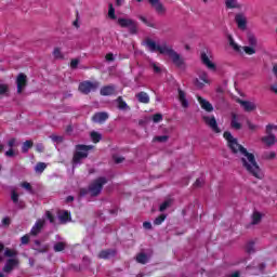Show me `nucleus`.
<instances>
[{"instance_id":"nucleus-47","label":"nucleus","mask_w":277,"mask_h":277,"mask_svg":"<svg viewBox=\"0 0 277 277\" xmlns=\"http://www.w3.org/2000/svg\"><path fill=\"white\" fill-rule=\"evenodd\" d=\"M138 18H140V21H142V23H144V25H147V27H153V28L156 27L155 24L149 22L145 16L140 15Z\"/></svg>"},{"instance_id":"nucleus-8","label":"nucleus","mask_w":277,"mask_h":277,"mask_svg":"<svg viewBox=\"0 0 277 277\" xmlns=\"http://www.w3.org/2000/svg\"><path fill=\"white\" fill-rule=\"evenodd\" d=\"M203 122L211 128V130L214 133H222V130L220 129V127H217V120L215 119V116H203Z\"/></svg>"},{"instance_id":"nucleus-15","label":"nucleus","mask_w":277,"mask_h":277,"mask_svg":"<svg viewBox=\"0 0 277 277\" xmlns=\"http://www.w3.org/2000/svg\"><path fill=\"white\" fill-rule=\"evenodd\" d=\"M237 103H239V105H241V107H243L245 111H255L256 109V104L254 102H250V101H243L238 98Z\"/></svg>"},{"instance_id":"nucleus-17","label":"nucleus","mask_w":277,"mask_h":277,"mask_svg":"<svg viewBox=\"0 0 277 277\" xmlns=\"http://www.w3.org/2000/svg\"><path fill=\"white\" fill-rule=\"evenodd\" d=\"M197 101L200 104L201 109H205V111H208L209 114H211V111H213V105L210 104L209 101L205 100L202 96H198Z\"/></svg>"},{"instance_id":"nucleus-19","label":"nucleus","mask_w":277,"mask_h":277,"mask_svg":"<svg viewBox=\"0 0 277 277\" xmlns=\"http://www.w3.org/2000/svg\"><path fill=\"white\" fill-rule=\"evenodd\" d=\"M177 92H179V101L182 104V107H184V109H187V107H189V101H187L185 91H183L182 89H177Z\"/></svg>"},{"instance_id":"nucleus-2","label":"nucleus","mask_w":277,"mask_h":277,"mask_svg":"<svg viewBox=\"0 0 277 277\" xmlns=\"http://www.w3.org/2000/svg\"><path fill=\"white\" fill-rule=\"evenodd\" d=\"M143 44H145V47L148 49V51H150V53H157V51H159L161 55H168V57L172 60V63L177 68H185V58H183L181 54L174 51V49L168 48V44H157V42L150 38L145 39Z\"/></svg>"},{"instance_id":"nucleus-46","label":"nucleus","mask_w":277,"mask_h":277,"mask_svg":"<svg viewBox=\"0 0 277 277\" xmlns=\"http://www.w3.org/2000/svg\"><path fill=\"white\" fill-rule=\"evenodd\" d=\"M21 187H23V189H26V192H28L29 194H34V188L31 187L30 183L24 182L21 184Z\"/></svg>"},{"instance_id":"nucleus-23","label":"nucleus","mask_w":277,"mask_h":277,"mask_svg":"<svg viewBox=\"0 0 277 277\" xmlns=\"http://www.w3.org/2000/svg\"><path fill=\"white\" fill-rule=\"evenodd\" d=\"M262 142L266 144V146H274L276 144V135L274 133H269L267 136L262 137Z\"/></svg>"},{"instance_id":"nucleus-50","label":"nucleus","mask_w":277,"mask_h":277,"mask_svg":"<svg viewBox=\"0 0 277 277\" xmlns=\"http://www.w3.org/2000/svg\"><path fill=\"white\" fill-rule=\"evenodd\" d=\"M153 122L157 123V122H161V120H163V115L161 114H155L151 118Z\"/></svg>"},{"instance_id":"nucleus-42","label":"nucleus","mask_w":277,"mask_h":277,"mask_svg":"<svg viewBox=\"0 0 277 277\" xmlns=\"http://www.w3.org/2000/svg\"><path fill=\"white\" fill-rule=\"evenodd\" d=\"M3 94L6 96L10 94V87L8 84L0 83V96H3Z\"/></svg>"},{"instance_id":"nucleus-3","label":"nucleus","mask_w":277,"mask_h":277,"mask_svg":"<svg viewBox=\"0 0 277 277\" xmlns=\"http://www.w3.org/2000/svg\"><path fill=\"white\" fill-rule=\"evenodd\" d=\"M108 180L105 176H100L93 181V183L88 188L80 189V196H88L90 194L93 198L96 196H101V192H103V185H107Z\"/></svg>"},{"instance_id":"nucleus-51","label":"nucleus","mask_w":277,"mask_h":277,"mask_svg":"<svg viewBox=\"0 0 277 277\" xmlns=\"http://www.w3.org/2000/svg\"><path fill=\"white\" fill-rule=\"evenodd\" d=\"M199 79L201 81H203V83H209V76L207 75L206 71H202L200 75H199Z\"/></svg>"},{"instance_id":"nucleus-18","label":"nucleus","mask_w":277,"mask_h":277,"mask_svg":"<svg viewBox=\"0 0 277 277\" xmlns=\"http://www.w3.org/2000/svg\"><path fill=\"white\" fill-rule=\"evenodd\" d=\"M115 103L117 105V109H119L120 111H129V109H131V107H129V104L124 102L122 96H118V98L115 100Z\"/></svg>"},{"instance_id":"nucleus-6","label":"nucleus","mask_w":277,"mask_h":277,"mask_svg":"<svg viewBox=\"0 0 277 277\" xmlns=\"http://www.w3.org/2000/svg\"><path fill=\"white\" fill-rule=\"evenodd\" d=\"M97 88H101V82L85 80L79 83L78 90L81 94H90V92H96Z\"/></svg>"},{"instance_id":"nucleus-31","label":"nucleus","mask_w":277,"mask_h":277,"mask_svg":"<svg viewBox=\"0 0 277 277\" xmlns=\"http://www.w3.org/2000/svg\"><path fill=\"white\" fill-rule=\"evenodd\" d=\"M4 256H6L8 259H16L18 256V252L6 248L4 250Z\"/></svg>"},{"instance_id":"nucleus-41","label":"nucleus","mask_w":277,"mask_h":277,"mask_svg":"<svg viewBox=\"0 0 277 277\" xmlns=\"http://www.w3.org/2000/svg\"><path fill=\"white\" fill-rule=\"evenodd\" d=\"M225 5L227 9L233 10L235 8H239L237 0H225Z\"/></svg>"},{"instance_id":"nucleus-37","label":"nucleus","mask_w":277,"mask_h":277,"mask_svg":"<svg viewBox=\"0 0 277 277\" xmlns=\"http://www.w3.org/2000/svg\"><path fill=\"white\" fill-rule=\"evenodd\" d=\"M50 140H52V142L54 144H63L64 143V136L57 135V134L50 135Z\"/></svg>"},{"instance_id":"nucleus-61","label":"nucleus","mask_w":277,"mask_h":277,"mask_svg":"<svg viewBox=\"0 0 277 277\" xmlns=\"http://www.w3.org/2000/svg\"><path fill=\"white\" fill-rule=\"evenodd\" d=\"M116 57H114V53H108L106 54V62H114Z\"/></svg>"},{"instance_id":"nucleus-5","label":"nucleus","mask_w":277,"mask_h":277,"mask_svg":"<svg viewBox=\"0 0 277 277\" xmlns=\"http://www.w3.org/2000/svg\"><path fill=\"white\" fill-rule=\"evenodd\" d=\"M117 25H119V27H121L122 29H128L131 36H135L138 31L137 22L132 18L119 17L117 19Z\"/></svg>"},{"instance_id":"nucleus-57","label":"nucleus","mask_w":277,"mask_h":277,"mask_svg":"<svg viewBox=\"0 0 277 277\" xmlns=\"http://www.w3.org/2000/svg\"><path fill=\"white\" fill-rule=\"evenodd\" d=\"M203 183H205V180L202 177H198L196 180V182L194 183V186L195 187H202Z\"/></svg>"},{"instance_id":"nucleus-7","label":"nucleus","mask_w":277,"mask_h":277,"mask_svg":"<svg viewBox=\"0 0 277 277\" xmlns=\"http://www.w3.org/2000/svg\"><path fill=\"white\" fill-rule=\"evenodd\" d=\"M247 40H248L249 47L245 45L242 50L247 55H254V53H256V49L254 48L256 47V44H259V41L256 40V36H254V34L252 32H248Z\"/></svg>"},{"instance_id":"nucleus-13","label":"nucleus","mask_w":277,"mask_h":277,"mask_svg":"<svg viewBox=\"0 0 277 277\" xmlns=\"http://www.w3.org/2000/svg\"><path fill=\"white\" fill-rule=\"evenodd\" d=\"M157 14H166V6L161 3V0H147Z\"/></svg>"},{"instance_id":"nucleus-9","label":"nucleus","mask_w":277,"mask_h":277,"mask_svg":"<svg viewBox=\"0 0 277 277\" xmlns=\"http://www.w3.org/2000/svg\"><path fill=\"white\" fill-rule=\"evenodd\" d=\"M19 262L18 259H8L4 266L2 267V272L4 274H12L15 267H18Z\"/></svg>"},{"instance_id":"nucleus-25","label":"nucleus","mask_w":277,"mask_h":277,"mask_svg":"<svg viewBox=\"0 0 277 277\" xmlns=\"http://www.w3.org/2000/svg\"><path fill=\"white\" fill-rule=\"evenodd\" d=\"M58 220L61 222V224H68V222H70L71 216H70V212H68L67 210L63 211V213L61 215H58Z\"/></svg>"},{"instance_id":"nucleus-49","label":"nucleus","mask_w":277,"mask_h":277,"mask_svg":"<svg viewBox=\"0 0 277 277\" xmlns=\"http://www.w3.org/2000/svg\"><path fill=\"white\" fill-rule=\"evenodd\" d=\"M150 117H145L144 119L138 120L140 127H146L150 122Z\"/></svg>"},{"instance_id":"nucleus-14","label":"nucleus","mask_w":277,"mask_h":277,"mask_svg":"<svg viewBox=\"0 0 277 277\" xmlns=\"http://www.w3.org/2000/svg\"><path fill=\"white\" fill-rule=\"evenodd\" d=\"M17 94L23 92V88L27 85V76L25 74H18L16 78Z\"/></svg>"},{"instance_id":"nucleus-58","label":"nucleus","mask_w":277,"mask_h":277,"mask_svg":"<svg viewBox=\"0 0 277 277\" xmlns=\"http://www.w3.org/2000/svg\"><path fill=\"white\" fill-rule=\"evenodd\" d=\"M5 157H16V153L14 151L13 148H10L9 150L5 151Z\"/></svg>"},{"instance_id":"nucleus-59","label":"nucleus","mask_w":277,"mask_h":277,"mask_svg":"<svg viewBox=\"0 0 277 277\" xmlns=\"http://www.w3.org/2000/svg\"><path fill=\"white\" fill-rule=\"evenodd\" d=\"M143 227L146 229V230H153V224L148 221H145L143 223Z\"/></svg>"},{"instance_id":"nucleus-43","label":"nucleus","mask_w":277,"mask_h":277,"mask_svg":"<svg viewBox=\"0 0 277 277\" xmlns=\"http://www.w3.org/2000/svg\"><path fill=\"white\" fill-rule=\"evenodd\" d=\"M44 220H49L50 224L55 225V216L51 211H45V214L43 215Z\"/></svg>"},{"instance_id":"nucleus-60","label":"nucleus","mask_w":277,"mask_h":277,"mask_svg":"<svg viewBox=\"0 0 277 277\" xmlns=\"http://www.w3.org/2000/svg\"><path fill=\"white\" fill-rule=\"evenodd\" d=\"M272 129L277 130V126H275V124H267L266 126V133L267 134L272 133Z\"/></svg>"},{"instance_id":"nucleus-16","label":"nucleus","mask_w":277,"mask_h":277,"mask_svg":"<svg viewBox=\"0 0 277 277\" xmlns=\"http://www.w3.org/2000/svg\"><path fill=\"white\" fill-rule=\"evenodd\" d=\"M100 94L101 96H111L116 94V87L114 84L102 87Z\"/></svg>"},{"instance_id":"nucleus-64","label":"nucleus","mask_w":277,"mask_h":277,"mask_svg":"<svg viewBox=\"0 0 277 277\" xmlns=\"http://www.w3.org/2000/svg\"><path fill=\"white\" fill-rule=\"evenodd\" d=\"M241 276V273H239V271H236L234 273H232L230 275H228L227 277H239Z\"/></svg>"},{"instance_id":"nucleus-40","label":"nucleus","mask_w":277,"mask_h":277,"mask_svg":"<svg viewBox=\"0 0 277 277\" xmlns=\"http://www.w3.org/2000/svg\"><path fill=\"white\" fill-rule=\"evenodd\" d=\"M246 252L247 254H254L256 250L254 249V241H249L246 246Z\"/></svg>"},{"instance_id":"nucleus-38","label":"nucleus","mask_w":277,"mask_h":277,"mask_svg":"<svg viewBox=\"0 0 277 277\" xmlns=\"http://www.w3.org/2000/svg\"><path fill=\"white\" fill-rule=\"evenodd\" d=\"M166 217H168V214H160L159 216H157L154 220V225L159 226V225L163 224V222H166Z\"/></svg>"},{"instance_id":"nucleus-11","label":"nucleus","mask_w":277,"mask_h":277,"mask_svg":"<svg viewBox=\"0 0 277 277\" xmlns=\"http://www.w3.org/2000/svg\"><path fill=\"white\" fill-rule=\"evenodd\" d=\"M118 254V249H106L98 253V259H104L105 261L114 259Z\"/></svg>"},{"instance_id":"nucleus-27","label":"nucleus","mask_w":277,"mask_h":277,"mask_svg":"<svg viewBox=\"0 0 277 277\" xmlns=\"http://www.w3.org/2000/svg\"><path fill=\"white\" fill-rule=\"evenodd\" d=\"M232 129H235L236 131L241 130V123L237 121V115H232V121H230Z\"/></svg>"},{"instance_id":"nucleus-4","label":"nucleus","mask_w":277,"mask_h":277,"mask_svg":"<svg viewBox=\"0 0 277 277\" xmlns=\"http://www.w3.org/2000/svg\"><path fill=\"white\" fill-rule=\"evenodd\" d=\"M92 148H94L93 145H76V151L71 160L74 169L77 168V166H81L83 159H88V151L92 150Z\"/></svg>"},{"instance_id":"nucleus-52","label":"nucleus","mask_w":277,"mask_h":277,"mask_svg":"<svg viewBox=\"0 0 277 277\" xmlns=\"http://www.w3.org/2000/svg\"><path fill=\"white\" fill-rule=\"evenodd\" d=\"M70 68H71L72 70H76V68H79V58H74V60H71V62H70Z\"/></svg>"},{"instance_id":"nucleus-36","label":"nucleus","mask_w":277,"mask_h":277,"mask_svg":"<svg viewBox=\"0 0 277 277\" xmlns=\"http://www.w3.org/2000/svg\"><path fill=\"white\" fill-rule=\"evenodd\" d=\"M52 55L54 60H64V54L62 53V49L60 48H54Z\"/></svg>"},{"instance_id":"nucleus-55","label":"nucleus","mask_w":277,"mask_h":277,"mask_svg":"<svg viewBox=\"0 0 277 277\" xmlns=\"http://www.w3.org/2000/svg\"><path fill=\"white\" fill-rule=\"evenodd\" d=\"M21 243L22 246H27V243H29V235H24L22 238H21Z\"/></svg>"},{"instance_id":"nucleus-56","label":"nucleus","mask_w":277,"mask_h":277,"mask_svg":"<svg viewBox=\"0 0 277 277\" xmlns=\"http://www.w3.org/2000/svg\"><path fill=\"white\" fill-rule=\"evenodd\" d=\"M247 127L250 129V131H256V129H259V126L250 122V120H247Z\"/></svg>"},{"instance_id":"nucleus-54","label":"nucleus","mask_w":277,"mask_h":277,"mask_svg":"<svg viewBox=\"0 0 277 277\" xmlns=\"http://www.w3.org/2000/svg\"><path fill=\"white\" fill-rule=\"evenodd\" d=\"M194 84L196 85V88H198V90H202V88H205V83L200 82L198 78H195Z\"/></svg>"},{"instance_id":"nucleus-53","label":"nucleus","mask_w":277,"mask_h":277,"mask_svg":"<svg viewBox=\"0 0 277 277\" xmlns=\"http://www.w3.org/2000/svg\"><path fill=\"white\" fill-rule=\"evenodd\" d=\"M150 66L154 70V72H156V75H161V67L157 66V64H155V63H151Z\"/></svg>"},{"instance_id":"nucleus-22","label":"nucleus","mask_w":277,"mask_h":277,"mask_svg":"<svg viewBox=\"0 0 277 277\" xmlns=\"http://www.w3.org/2000/svg\"><path fill=\"white\" fill-rule=\"evenodd\" d=\"M251 219V226H256V224H261V220H263V213L255 210L253 211Z\"/></svg>"},{"instance_id":"nucleus-29","label":"nucleus","mask_w":277,"mask_h":277,"mask_svg":"<svg viewBox=\"0 0 277 277\" xmlns=\"http://www.w3.org/2000/svg\"><path fill=\"white\" fill-rule=\"evenodd\" d=\"M53 250L54 252H64V250H66V242L64 241L55 242L53 246Z\"/></svg>"},{"instance_id":"nucleus-45","label":"nucleus","mask_w":277,"mask_h":277,"mask_svg":"<svg viewBox=\"0 0 277 277\" xmlns=\"http://www.w3.org/2000/svg\"><path fill=\"white\" fill-rule=\"evenodd\" d=\"M10 224H12V219H10V216H5L2 219L0 226H2V228H9Z\"/></svg>"},{"instance_id":"nucleus-35","label":"nucleus","mask_w":277,"mask_h":277,"mask_svg":"<svg viewBox=\"0 0 277 277\" xmlns=\"http://www.w3.org/2000/svg\"><path fill=\"white\" fill-rule=\"evenodd\" d=\"M172 199H167V200H164L161 205H160V207H159V211L161 212V213H163V211H166V209H169V207H172Z\"/></svg>"},{"instance_id":"nucleus-44","label":"nucleus","mask_w":277,"mask_h":277,"mask_svg":"<svg viewBox=\"0 0 277 277\" xmlns=\"http://www.w3.org/2000/svg\"><path fill=\"white\" fill-rule=\"evenodd\" d=\"M170 140V136L168 135H161V136H155L153 142H159L160 144H166Z\"/></svg>"},{"instance_id":"nucleus-33","label":"nucleus","mask_w":277,"mask_h":277,"mask_svg":"<svg viewBox=\"0 0 277 277\" xmlns=\"http://www.w3.org/2000/svg\"><path fill=\"white\" fill-rule=\"evenodd\" d=\"M91 140L94 144H98V142H101V140H103V134L93 131L91 132Z\"/></svg>"},{"instance_id":"nucleus-10","label":"nucleus","mask_w":277,"mask_h":277,"mask_svg":"<svg viewBox=\"0 0 277 277\" xmlns=\"http://www.w3.org/2000/svg\"><path fill=\"white\" fill-rule=\"evenodd\" d=\"M235 22L237 23L238 29H242V31L248 29V19H246V15H243V13L236 14Z\"/></svg>"},{"instance_id":"nucleus-34","label":"nucleus","mask_w":277,"mask_h":277,"mask_svg":"<svg viewBox=\"0 0 277 277\" xmlns=\"http://www.w3.org/2000/svg\"><path fill=\"white\" fill-rule=\"evenodd\" d=\"M29 148H34V141H26L23 143L22 153H29Z\"/></svg>"},{"instance_id":"nucleus-48","label":"nucleus","mask_w":277,"mask_h":277,"mask_svg":"<svg viewBox=\"0 0 277 277\" xmlns=\"http://www.w3.org/2000/svg\"><path fill=\"white\" fill-rule=\"evenodd\" d=\"M11 200L14 205H18V193L16 190L11 192Z\"/></svg>"},{"instance_id":"nucleus-62","label":"nucleus","mask_w":277,"mask_h":277,"mask_svg":"<svg viewBox=\"0 0 277 277\" xmlns=\"http://www.w3.org/2000/svg\"><path fill=\"white\" fill-rule=\"evenodd\" d=\"M14 144H16V138H11V140H9L8 146H9L10 148H14Z\"/></svg>"},{"instance_id":"nucleus-26","label":"nucleus","mask_w":277,"mask_h":277,"mask_svg":"<svg viewBox=\"0 0 277 277\" xmlns=\"http://www.w3.org/2000/svg\"><path fill=\"white\" fill-rule=\"evenodd\" d=\"M44 226H47V220L44 217L38 219L36 223V235H40Z\"/></svg>"},{"instance_id":"nucleus-28","label":"nucleus","mask_w":277,"mask_h":277,"mask_svg":"<svg viewBox=\"0 0 277 277\" xmlns=\"http://www.w3.org/2000/svg\"><path fill=\"white\" fill-rule=\"evenodd\" d=\"M136 261L138 262V263H141V265H146V263H148V261H149V259H148V254H146V253H138L137 255H136Z\"/></svg>"},{"instance_id":"nucleus-12","label":"nucleus","mask_w":277,"mask_h":277,"mask_svg":"<svg viewBox=\"0 0 277 277\" xmlns=\"http://www.w3.org/2000/svg\"><path fill=\"white\" fill-rule=\"evenodd\" d=\"M201 64H203V66H207V68H209V70H217V66L215 65V63L211 62V60L209 58V55H207L205 52H201Z\"/></svg>"},{"instance_id":"nucleus-24","label":"nucleus","mask_w":277,"mask_h":277,"mask_svg":"<svg viewBox=\"0 0 277 277\" xmlns=\"http://www.w3.org/2000/svg\"><path fill=\"white\" fill-rule=\"evenodd\" d=\"M36 252H39L41 254H44L49 252V245L40 242V240H36Z\"/></svg>"},{"instance_id":"nucleus-30","label":"nucleus","mask_w":277,"mask_h":277,"mask_svg":"<svg viewBox=\"0 0 277 277\" xmlns=\"http://www.w3.org/2000/svg\"><path fill=\"white\" fill-rule=\"evenodd\" d=\"M228 42H229V47H232V49H234V51H236V53H242L241 52V48L235 42V39H233V36H228Z\"/></svg>"},{"instance_id":"nucleus-32","label":"nucleus","mask_w":277,"mask_h":277,"mask_svg":"<svg viewBox=\"0 0 277 277\" xmlns=\"http://www.w3.org/2000/svg\"><path fill=\"white\" fill-rule=\"evenodd\" d=\"M108 18H110V21H116V18H118L113 3L108 4Z\"/></svg>"},{"instance_id":"nucleus-63","label":"nucleus","mask_w":277,"mask_h":277,"mask_svg":"<svg viewBox=\"0 0 277 277\" xmlns=\"http://www.w3.org/2000/svg\"><path fill=\"white\" fill-rule=\"evenodd\" d=\"M114 161L115 163H122V161H124V157H115Z\"/></svg>"},{"instance_id":"nucleus-21","label":"nucleus","mask_w":277,"mask_h":277,"mask_svg":"<svg viewBox=\"0 0 277 277\" xmlns=\"http://www.w3.org/2000/svg\"><path fill=\"white\" fill-rule=\"evenodd\" d=\"M135 98L138 101V103L148 104L150 103V96H148V93L141 91L135 95Z\"/></svg>"},{"instance_id":"nucleus-39","label":"nucleus","mask_w":277,"mask_h":277,"mask_svg":"<svg viewBox=\"0 0 277 277\" xmlns=\"http://www.w3.org/2000/svg\"><path fill=\"white\" fill-rule=\"evenodd\" d=\"M44 170H47V162H38L36 164V172L38 174H42L44 172Z\"/></svg>"},{"instance_id":"nucleus-1","label":"nucleus","mask_w":277,"mask_h":277,"mask_svg":"<svg viewBox=\"0 0 277 277\" xmlns=\"http://www.w3.org/2000/svg\"><path fill=\"white\" fill-rule=\"evenodd\" d=\"M223 136L227 142L230 153L235 155V157L240 158L242 168L255 179H261V167H259L254 154L249 153L243 145L239 144V141L233 136L230 131H225Z\"/></svg>"},{"instance_id":"nucleus-20","label":"nucleus","mask_w":277,"mask_h":277,"mask_svg":"<svg viewBox=\"0 0 277 277\" xmlns=\"http://www.w3.org/2000/svg\"><path fill=\"white\" fill-rule=\"evenodd\" d=\"M109 118V115L105 111L103 113H96L93 117L92 120L94 122H98L100 124L105 122V120H107Z\"/></svg>"}]
</instances>
